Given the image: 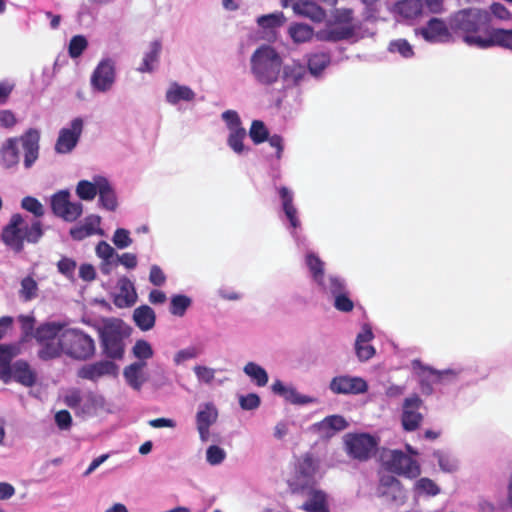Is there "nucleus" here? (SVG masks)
Returning <instances> with one entry per match:
<instances>
[{
	"instance_id": "obj_1",
	"label": "nucleus",
	"mask_w": 512,
	"mask_h": 512,
	"mask_svg": "<svg viewBox=\"0 0 512 512\" xmlns=\"http://www.w3.org/2000/svg\"><path fill=\"white\" fill-rule=\"evenodd\" d=\"M39 348L37 355L47 361L65 354L73 359L87 360L95 353V342L90 335L78 328L59 322L40 325L34 332Z\"/></svg>"
},
{
	"instance_id": "obj_2",
	"label": "nucleus",
	"mask_w": 512,
	"mask_h": 512,
	"mask_svg": "<svg viewBox=\"0 0 512 512\" xmlns=\"http://www.w3.org/2000/svg\"><path fill=\"white\" fill-rule=\"evenodd\" d=\"M42 236V223L21 214L12 215L1 233L3 243L15 253L23 251L25 242L35 244Z\"/></svg>"
},
{
	"instance_id": "obj_3",
	"label": "nucleus",
	"mask_w": 512,
	"mask_h": 512,
	"mask_svg": "<svg viewBox=\"0 0 512 512\" xmlns=\"http://www.w3.org/2000/svg\"><path fill=\"white\" fill-rule=\"evenodd\" d=\"M282 56L269 44L257 47L249 59L250 74L262 86H272L280 79Z\"/></svg>"
},
{
	"instance_id": "obj_4",
	"label": "nucleus",
	"mask_w": 512,
	"mask_h": 512,
	"mask_svg": "<svg viewBox=\"0 0 512 512\" xmlns=\"http://www.w3.org/2000/svg\"><path fill=\"white\" fill-rule=\"evenodd\" d=\"M20 146L24 149V165L30 168L38 158L39 133L31 130L21 138H9L0 147V165L6 170L17 167L20 161Z\"/></svg>"
},
{
	"instance_id": "obj_5",
	"label": "nucleus",
	"mask_w": 512,
	"mask_h": 512,
	"mask_svg": "<svg viewBox=\"0 0 512 512\" xmlns=\"http://www.w3.org/2000/svg\"><path fill=\"white\" fill-rule=\"evenodd\" d=\"M306 264L312 274V277L324 292L330 293L334 297V307L342 312H350L354 304L348 297L344 282L335 276H330L327 281L324 279V263L313 253L306 256Z\"/></svg>"
},
{
	"instance_id": "obj_6",
	"label": "nucleus",
	"mask_w": 512,
	"mask_h": 512,
	"mask_svg": "<svg viewBox=\"0 0 512 512\" xmlns=\"http://www.w3.org/2000/svg\"><path fill=\"white\" fill-rule=\"evenodd\" d=\"M488 13L479 8L463 9L450 18V28L459 33L468 45V38H483L480 28L487 22Z\"/></svg>"
},
{
	"instance_id": "obj_7",
	"label": "nucleus",
	"mask_w": 512,
	"mask_h": 512,
	"mask_svg": "<svg viewBox=\"0 0 512 512\" xmlns=\"http://www.w3.org/2000/svg\"><path fill=\"white\" fill-rule=\"evenodd\" d=\"M100 336L106 355L119 359L124 353V339L130 335V327L117 318L105 319L100 327Z\"/></svg>"
},
{
	"instance_id": "obj_8",
	"label": "nucleus",
	"mask_w": 512,
	"mask_h": 512,
	"mask_svg": "<svg viewBox=\"0 0 512 512\" xmlns=\"http://www.w3.org/2000/svg\"><path fill=\"white\" fill-rule=\"evenodd\" d=\"M378 493L384 512H411L408 509V493L398 479L383 477Z\"/></svg>"
},
{
	"instance_id": "obj_9",
	"label": "nucleus",
	"mask_w": 512,
	"mask_h": 512,
	"mask_svg": "<svg viewBox=\"0 0 512 512\" xmlns=\"http://www.w3.org/2000/svg\"><path fill=\"white\" fill-rule=\"evenodd\" d=\"M377 444V439L368 433H348L344 436L345 451L359 461L370 458Z\"/></svg>"
},
{
	"instance_id": "obj_10",
	"label": "nucleus",
	"mask_w": 512,
	"mask_h": 512,
	"mask_svg": "<svg viewBox=\"0 0 512 512\" xmlns=\"http://www.w3.org/2000/svg\"><path fill=\"white\" fill-rule=\"evenodd\" d=\"M382 460L390 471L399 475L416 478L421 473L419 464L402 451L388 450L382 454Z\"/></svg>"
},
{
	"instance_id": "obj_11",
	"label": "nucleus",
	"mask_w": 512,
	"mask_h": 512,
	"mask_svg": "<svg viewBox=\"0 0 512 512\" xmlns=\"http://www.w3.org/2000/svg\"><path fill=\"white\" fill-rule=\"evenodd\" d=\"M221 117L228 129L227 145L237 155L247 153L249 148L244 144L247 133L241 125L238 113L234 110H227L222 113Z\"/></svg>"
},
{
	"instance_id": "obj_12",
	"label": "nucleus",
	"mask_w": 512,
	"mask_h": 512,
	"mask_svg": "<svg viewBox=\"0 0 512 512\" xmlns=\"http://www.w3.org/2000/svg\"><path fill=\"white\" fill-rule=\"evenodd\" d=\"M116 82V62L111 58L99 61L90 77L93 91L98 93L109 92Z\"/></svg>"
},
{
	"instance_id": "obj_13",
	"label": "nucleus",
	"mask_w": 512,
	"mask_h": 512,
	"mask_svg": "<svg viewBox=\"0 0 512 512\" xmlns=\"http://www.w3.org/2000/svg\"><path fill=\"white\" fill-rule=\"evenodd\" d=\"M352 15L353 11L351 9H338L335 13L336 23L327 30L320 31L317 34V38L320 40L338 41L350 37L354 31Z\"/></svg>"
},
{
	"instance_id": "obj_14",
	"label": "nucleus",
	"mask_w": 512,
	"mask_h": 512,
	"mask_svg": "<svg viewBox=\"0 0 512 512\" xmlns=\"http://www.w3.org/2000/svg\"><path fill=\"white\" fill-rule=\"evenodd\" d=\"M51 208L55 215L67 222L76 221L83 213V205L70 201L68 190H61L52 196Z\"/></svg>"
},
{
	"instance_id": "obj_15",
	"label": "nucleus",
	"mask_w": 512,
	"mask_h": 512,
	"mask_svg": "<svg viewBox=\"0 0 512 512\" xmlns=\"http://www.w3.org/2000/svg\"><path fill=\"white\" fill-rule=\"evenodd\" d=\"M218 409L213 402H203L197 407L195 414V426L201 442L210 440V429L218 420Z\"/></svg>"
},
{
	"instance_id": "obj_16",
	"label": "nucleus",
	"mask_w": 512,
	"mask_h": 512,
	"mask_svg": "<svg viewBox=\"0 0 512 512\" xmlns=\"http://www.w3.org/2000/svg\"><path fill=\"white\" fill-rule=\"evenodd\" d=\"M83 131V120L74 118L67 126L63 127L55 144L57 153L66 154L71 152L78 143Z\"/></svg>"
},
{
	"instance_id": "obj_17",
	"label": "nucleus",
	"mask_w": 512,
	"mask_h": 512,
	"mask_svg": "<svg viewBox=\"0 0 512 512\" xmlns=\"http://www.w3.org/2000/svg\"><path fill=\"white\" fill-rule=\"evenodd\" d=\"M467 41L469 46L481 49L500 46L512 50V30L491 29L484 32L483 38H468Z\"/></svg>"
},
{
	"instance_id": "obj_18",
	"label": "nucleus",
	"mask_w": 512,
	"mask_h": 512,
	"mask_svg": "<svg viewBox=\"0 0 512 512\" xmlns=\"http://www.w3.org/2000/svg\"><path fill=\"white\" fill-rule=\"evenodd\" d=\"M422 404V399L417 395H412L404 400L401 417L404 430L414 431L421 425L423 415L419 409Z\"/></svg>"
},
{
	"instance_id": "obj_19",
	"label": "nucleus",
	"mask_w": 512,
	"mask_h": 512,
	"mask_svg": "<svg viewBox=\"0 0 512 512\" xmlns=\"http://www.w3.org/2000/svg\"><path fill=\"white\" fill-rule=\"evenodd\" d=\"M329 389L334 394H361L367 391V382L357 376L339 375L329 383Z\"/></svg>"
},
{
	"instance_id": "obj_20",
	"label": "nucleus",
	"mask_w": 512,
	"mask_h": 512,
	"mask_svg": "<svg viewBox=\"0 0 512 512\" xmlns=\"http://www.w3.org/2000/svg\"><path fill=\"white\" fill-rule=\"evenodd\" d=\"M347 427L346 419L341 415L334 414L312 424L310 430L322 439H329Z\"/></svg>"
},
{
	"instance_id": "obj_21",
	"label": "nucleus",
	"mask_w": 512,
	"mask_h": 512,
	"mask_svg": "<svg viewBox=\"0 0 512 512\" xmlns=\"http://www.w3.org/2000/svg\"><path fill=\"white\" fill-rule=\"evenodd\" d=\"M296 477L300 485L313 484L321 477L319 460L310 454L301 457L297 464Z\"/></svg>"
},
{
	"instance_id": "obj_22",
	"label": "nucleus",
	"mask_w": 512,
	"mask_h": 512,
	"mask_svg": "<svg viewBox=\"0 0 512 512\" xmlns=\"http://www.w3.org/2000/svg\"><path fill=\"white\" fill-rule=\"evenodd\" d=\"M118 366L109 360H102L83 365L77 372L78 377L90 381H97L104 376H116Z\"/></svg>"
},
{
	"instance_id": "obj_23",
	"label": "nucleus",
	"mask_w": 512,
	"mask_h": 512,
	"mask_svg": "<svg viewBox=\"0 0 512 512\" xmlns=\"http://www.w3.org/2000/svg\"><path fill=\"white\" fill-rule=\"evenodd\" d=\"M416 34L421 35L430 43H444L451 39L448 27L438 18L431 19L426 26L417 29Z\"/></svg>"
},
{
	"instance_id": "obj_24",
	"label": "nucleus",
	"mask_w": 512,
	"mask_h": 512,
	"mask_svg": "<svg viewBox=\"0 0 512 512\" xmlns=\"http://www.w3.org/2000/svg\"><path fill=\"white\" fill-rule=\"evenodd\" d=\"M195 99V91L191 87L178 82H171L165 91V101L172 106L192 103Z\"/></svg>"
},
{
	"instance_id": "obj_25",
	"label": "nucleus",
	"mask_w": 512,
	"mask_h": 512,
	"mask_svg": "<svg viewBox=\"0 0 512 512\" xmlns=\"http://www.w3.org/2000/svg\"><path fill=\"white\" fill-rule=\"evenodd\" d=\"M271 390L273 391V393L281 396L287 402L294 405H306L317 402L316 398L308 395H303L299 393L293 385H286L280 380H276L272 384Z\"/></svg>"
},
{
	"instance_id": "obj_26",
	"label": "nucleus",
	"mask_w": 512,
	"mask_h": 512,
	"mask_svg": "<svg viewBox=\"0 0 512 512\" xmlns=\"http://www.w3.org/2000/svg\"><path fill=\"white\" fill-rule=\"evenodd\" d=\"M10 379H14L25 387H32L37 382V373L28 362L18 360L10 365L9 380Z\"/></svg>"
},
{
	"instance_id": "obj_27",
	"label": "nucleus",
	"mask_w": 512,
	"mask_h": 512,
	"mask_svg": "<svg viewBox=\"0 0 512 512\" xmlns=\"http://www.w3.org/2000/svg\"><path fill=\"white\" fill-rule=\"evenodd\" d=\"M395 16L405 20H413L423 14L424 2L422 0H399L388 7Z\"/></svg>"
},
{
	"instance_id": "obj_28",
	"label": "nucleus",
	"mask_w": 512,
	"mask_h": 512,
	"mask_svg": "<svg viewBox=\"0 0 512 512\" xmlns=\"http://www.w3.org/2000/svg\"><path fill=\"white\" fill-rule=\"evenodd\" d=\"M299 509L304 512H329L328 495L320 489H308Z\"/></svg>"
},
{
	"instance_id": "obj_29",
	"label": "nucleus",
	"mask_w": 512,
	"mask_h": 512,
	"mask_svg": "<svg viewBox=\"0 0 512 512\" xmlns=\"http://www.w3.org/2000/svg\"><path fill=\"white\" fill-rule=\"evenodd\" d=\"M101 217L98 215L87 216L80 225L70 229L71 237L76 241H81L91 235H104V231L100 228Z\"/></svg>"
},
{
	"instance_id": "obj_30",
	"label": "nucleus",
	"mask_w": 512,
	"mask_h": 512,
	"mask_svg": "<svg viewBox=\"0 0 512 512\" xmlns=\"http://www.w3.org/2000/svg\"><path fill=\"white\" fill-rule=\"evenodd\" d=\"M137 301L133 283L126 277L118 280L114 293V304L119 308L130 307Z\"/></svg>"
},
{
	"instance_id": "obj_31",
	"label": "nucleus",
	"mask_w": 512,
	"mask_h": 512,
	"mask_svg": "<svg viewBox=\"0 0 512 512\" xmlns=\"http://www.w3.org/2000/svg\"><path fill=\"white\" fill-rule=\"evenodd\" d=\"M305 76L306 68L300 62L282 63L280 79H282L284 87L290 88L299 85Z\"/></svg>"
},
{
	"instance_id": "obj_32",
	"label": "nucleus",
	"mask_w": 512,
	"mask_h": 512,
	"mask_svg": "<svg viewBox=\"0 0 512 512\" xmlns=\"http://www.w3.org/2000/svg\"><path fill=\"white\" fill-rule=\"evenodd\" d=\"M293 11L312 21L320 22L325 18V11L311 0H290Z\"/></svg>"
},
{
	"instance_id": "obj_33",
	"label": "nucleus",
	"mask_w": 512,
	"mask_h": 512,
	"mask_svg": "<svg viewBox=\"0 0 512 512\" xmlns=\"http://www.w3.org/2000/svg\"><path fill=\"white\" fill-rule=\"evenodd\" d=\"M374 335L369 325H363L361 332L357 335L355 342V350L358 358L361 361L369 360L374 354L375 349L369 345V342L373 339Z\"/></svg>"
},
{
	"instance_id": "obj_34",
	"label": "nucleus",
	"mask_w": 512,
	"mask_h": 512,
	"mask_svg": "<svg viewBox=\"0 0 512 512\" xmlns=\"http://www.w3.org/2000/svg\"><path fill=\"white\" fill-rule=\"evenodd\" d=\"M96 184L99 186V204L104 209L114 211L117 208L118 202L116 193L110 181L104 177V179H100V181L96 182Z\"/></svg>"
},
{
	"instance_id": "obj_35",
	"label": "nucleus",
	"mask_w": 512,
	"mask_h": 512,
	"mask_svg": "<svg viewBox=\"0 0 512 512\" xmlns=\"http://www.w3.org/2000/svg\"><path fill=\"white\" fill-rule=\"evenodd\" d=\"M285 22L286 18L282 12L261 15L256 19L258 27L266 35H273L278 28L285 24Z\"/></svg>"
},
{
	"instance_id": "obj_36",
	"label": "nucleus",
	"mask_w": 512,
	"mask_h": 512,
	"mask_svg": "<svg viewBox=\"0 0 512 512\" xmlns=\"http://www.w3.org/2000/svg\"><path fill=\"white\" fill-rule=\"evenodd\" d=\"M162 45L160 41H153L149 44L148 50L144 53L143 59L137 70L141 73H151L155 70L159 60Z\"/></svg>"
},
{
	"instance_id": "obj_37",
	"label": "nucleus",
	"mask_w": 512,
	"mask_h": 512,
	"mask_svg": "<svg viewBox=\"0 0 512 512\" xmlns=\"http://www.w3.org/2000/svg\"><path fill=\"white\" fill-rule=\"evenodd\" d=\"M146 366L145 362H134L123 371L124 378L128 385L134 390H141L143 384L146 382V378L143 376V369Z\"/></svg>"
},
{
	"instance_id": "obj_38",
	"label": "nucleus",
	"mask_w": 512,
	"mask_h": 512,
	"mask_svg": "<svg viewBox=\"0 0 512 512\" xmlns=\"http://www.w3.org/2000/svg\"><path fill=\"white\" fill-rule=\"evenodd\" d=\"M103 175H94L91 180H80L75 188L76 195L84 201H92L99 192L96 182L104 179Z\"/></svg>"
},
{
	"instance_id": "obj_39",
	"label": "nucleus",
	"mask_w": 512,
	"mask_h": 512,
	"mask_svg": "<svg viewBox=\"0 0 512 512\" xmlns=\"http://www.w3.org/2000/svg\"><path fill=\"white\" fill-rule=\"evenodd\" d=\"M20 349L16 345H0V379L9 382V368L11 360L19 355Z\"/></svg>"
},
{
	"instance_id": "obj_40",
	"label": "nucleus",
	"mask_w": 512,
	"mask_h": 512,
	"mask_svg": "<svg viewBox=\"0 0 512 512\" xmlns=\"http://www.w3.org/2000/svg\"><path fill=\"white\" fill-rule=\"evenodd\" d=\"M279 195L282 200L283 211L289 220L291 226L293 228L300 227V221L297 217V209L293 205V193L286 187H281L279 189Z\"/></svg>"
},
{
	"instance_id": "obj_41",
	"label": "nucleus",
	"mask_w": 512,
	"mask_h": 512,
	"mask_svg": "<svg viewBox=\"0 0 512 512\" xmlns=\"http://www.w3.org/2000/svg\"><path fill=\"white\" fill-rule=\"evenodd\" d=\"M133 319L142 331H149L155 325L156 315L148 305H142L134 310Z\"/></svg>"
},
{
	"instance_id": "obj_42",
	"label": "nucleus",
	"mask_w": 512,
	"mask_h": 512,
	"mask_svg": "<svg viewBox=\"0 0 512 512\" xmlns=\"http://www.w3.org/2000/svg\"><path fill=\"white\" fill-rule=\"evenodd\" d=\"M413 493L418 496H436L440 493V487L430 478H419L413 484Z\"/></svg>"
},
{
	"instance_id": "obj_43",
	"label": "nucleus",
	"mask_w": 512,
	"mask_h": 512,
	"mask_svg": "<svg viewBox=\"0 0 512 512\" xmlns=\"http://www.w3.org/2000/svg\"><path fill=\"white\" fill-rule=\"evenodd\" d=\"M104 404L105 402L101 395L86 392L83 394L82 404L78 414H92L99 408H103Z\"/></svg>"
},
{
	"instance_id": "obj_44",
	"label": "nucleus",
	"mask_w": 512,
	"mask_h": 512,
	"mask_svg": "<svg viewBox=\"0 0 512 512\" xmlns=\"http://www.w3.org/2000/svg\"><path fill=\"white\" fill-rule=\"evenodd\" d=\"M244 373L258 386L263 387L268 383V374L266 370L255 362H248L244 368Z\"/></svg>"
},
{
	"instance_id": "obj_45",
	"label": "nucleus",
	"mask_w": 512,
	"mask_h": 512,
	"mask_svg": "<svg viewBox=\"0 0 512 512\" xmlns=\"http://www.w3.org/2000/svg\"><path fill=\"white\" fill-rule=\"evenodd\" d=\"M433 457L437 460L440 469L443 472L452 473L458 470L459 461L450 453L444 451H435Z\"/></svg>"
},
{
	"instance_id": "obj_46",
	"label": "nucleus",
	"mask_w": 512,
	"mask_h": 512,
	"mask_svg": "<svg viewBox=\"0 0 512 512\" xmlns=\"http://www.w3.org/2000/svg\"><path fill=\"white\" fill-rule=\"evenodd\" d=\"M330 63V56L326 53H314L308 58V68L312 75L318 76Z\"/></svg>"
},
{
	"instance_id": "obj_47",
	"label": "nucleus",
	"mask_w": 512,
	"mask_h": 512,
	"mask_svg": "<svg viewBox=\"0 0 512 512\" xmlns=\"http://www.w3.org/2000/svg\"><path fill=\"white\" fill-rule=\"evenodd\" d=\"M288 34L294 43L300 44L309 41L313 36V31L308 25L292 24L288 29Z\"/></svg>"
},
{
	"instance_id": "obj_48",
	"label": "nucleus",
	"mask_w": 512,
	"mask_h": 512,
	"mask_svg": "<svg viewBox=\"0 0 512 512\" xmlns=\"http://www.w3.org/2000/svg\"><path fill=\"white\" fill-rule=\"evenodd\" d=\"M132 354L135 358L138 359L137 362L146 363L147 360L153 357L154 350L148 341L144 339H139L135 342L134 346L132 347Z\"/></svg>"
},
{
	"instance_id": "obj_49",
	"label": "nucleus",
	"mask_w": 512,
	"mask_h": 512,
	"mask_svg": "<svg viewBox=\"0 0 512 512\" xmlns=\"http://www.w3.org/2000/svg\"><path fill=\"white\" fill-rule=\"evenodd\" d=\"M20 297L25 301H30L38 295L37 282L32 277H25L21 281Z\"/></svg>"
},
{
	"instance_id": "obj_50",
	"label": "nucleus",
	"mask_w": 512,
	"mask_h": 512,
	"mask_svg": "<svg viewBox=\"0 0 512 512\" xmlns=\"http://www.w3.org/2000/svg\"><path fill=\"white\" fill-rule=\"evenodd\" d=\"M193 372L199 383L211 385L215 380L216 369L214 368L205 365H195Z\"/></svg>"
},
{
	"instance_id": "obj_51",
	"label": "nucleus",
	"mask_w": 512,
	"mask_h": 512,
	"mask_svg": "<svg viewBox=\"0 0 512 512\" xmlns=\"http://www.w3.org/2000/svg\"><path fill=\"white\" fill-rule=\"evenodd\" d=\"M191 305V299L185 295H175L171 298L170 312L175 315L182 317L187 308Z\"/></svg>"
},
{
	"instance_id": "obj_52",
	"label": "nucleus",
	"mask_w": 512,
	"mask_h": 512,
	"mask_svg": "<svg viewBox=\"0 0 512 512\" xmlns=\"http://www.w3.org/2000/svg\"><path fill=\"white\" fill-rule=\"evenodd\" d=\"M200 355V350L195 346H188L177 351L173 356V362L179 366L187 361L196 359Z\"/></svg>"
},
{
	"instance_id": "obj_53",
	"label": "nucleus",
	"mask_w": 512,
	"mask_h": 512,
	"mask_svg": "<svg viewBox=\"0 0 512 512\" xmlns=\"http://www.w3.org/2000/svg\"><path fill=\"white\" fill-rule=\"evenodd\" d=\"M268 130L264 123L259 120L252 122L249 130V136L255 144H260L268 139Z\"/></svg>"
},
{
	"instance_id": "obj_54",
	"label": "nucleus",
	"mask_w": 512,
	"mask_h": 512,
	"mask_svg": "<svg viewBox=\"0 0 512 512\" xmlns=\"http://www.w3.org/2000/svg\"><path fill=\"white\" fill-rule=\"evenodd\" d=\"M388 49L391 53H398L404 58H410L414 55L412 46L405 39H396L391 41Z\"/></svg>"
},
{
	"instance_id": "obj_55",
	"label": "nucleus",
	"mask_w": 512,
	"mask_h": 512,
	"mask_svg": "<svg viewBox=\"0 0 512 512\" xmlns=\"http://www.w3.org/2000/svg\"><path fill=\"white\" fill-rule=\"evenodd\" d=\"M226 458V452L223 448L217 445H211L206 450V461L210 465H219Z\"/></svg>"
},
{
	"instance_id": "obj_56",
	"label": "nucleus",
	"mask_w": 512,
	"mask_h": 512,
	"mask_svg": "<svg viewBox=\"0 0 512 512\" xmlns=\"http://www.w3.org/2000/svg\"><path fill=\"white\" fill-rule=\"evenodd\" d=\"M113 244L119 249H125L132 244L130 232L124 228H118L112 237Z\"/></svg>"
},
{
	"instance_id": "obj_57",
	"label": "nucleus",
	"mask_w": 512,
	"mask_h": 512,
	"mask_svg": "<svg viewBox=\"0 0 512 512\" xmlns=\"http://www.w3.org/2000/svg\"><path fill=\"white\" fill-rule=\"evenodd\" d=\"M83 394L77 389L69 390L64 395V403L78 413L82 404Z\"/></svg>"
},
{
	"instance_id": "obj_58",
	"label": "nucleus",
	"mask_w": 512,
	"mask_h": 512,
	"mask_svg": "<svg viewBox=\"0 0 512 512\" xmlns=\"http://www.w3.org/2000/svg\"><path fill=\"white\" fill-rule=\"evenodd\" d=\"M87 40L81 35L74 36L69 43V55L72 58L79 57L87 48Z\"/></svg>"
},
{
	"instance_id": "obj_59",
	"label": "nucleus",
	"mask_w": 512,
	"mask_h": 512,
	"mask_svg": "<svg viewBox=\"0 0 512 512\" xmlns=\"http://www.w3.org/2000/svg\"><path fill=\"white\" fill-rule=\"evenodd\" d=\"M21 206L23 209L32 213L36 217H40L44 214L43 205L34 197H25L22 199Z\"/></svg>"
},
{
	"instance_id": "obj_60",
	"label": "nucleus",
	"mask_w": 512,
	"mask_h": 512,
	"mask_svg": "<svg viewBox=\"0 0 512 512\" xmlns=\"http://www.w3.org/2000/svg\"><path fill=\"white\" fill-rule=\"evenodd\" d=\"M95 252L105 262H110L116 255L114 248L106 241H100L95 248Z\"/></svg>"
},
{
	"instance_id": "obj_61",
	"label": "nucleus",
	"mask_w": 512,
	"mask_h": 512,
	"mask_svg": "<svg viewBox=\"0 0 512 512\" xmlns=\"http://www.w3.org/2000/svg\"><path fill=\"white\" fill-rule=\"evenodd\" d=\"M239 404L244 410H254L260 405V398L257 394L250 393L239 397Z\"/></svg>"
},
{
	"instance_id": "obj_62",
	"label": "nucleus",
	"mask_w": 512,
	"mask_h": 512,
	"mask_svg": "<svg viewBox=\"0 0 512 512\" xmlns=\"http://www.w3.org/2000/svg\"><path fill=\"white\" fill-rule=\"evenodd\" d=\"M149 281L155 286H162L166 282V275L159 266L152 265L149 273Z\"/></svg>"
},
{
	"instance_id": "obj_63",
	"label": "nucleus",
	"mask_w": 512,
	"mask_h": 512,
	"mask_svg": "<svg viewBox=\"0 0 512 512\" xmlns=\"http://www.w3.org/2000/svg\"><path fill=\"white\" fill-rule=\"evenodd\" d=\"M425 370L429 371V373L434 375L436 377V380L439 382H442L444 380H453V379L457 378V376L460 373V371L455 370V369H447V370H443V371H437V370H433L432 368H425Z\"/></svg>"
},
{
	"instance_id": "obj_64",
	"label": "nucleus",
	"mask_w": 512,
	"mask_h": 512,
	"mask_svg": "<svg viewBox=\"0 0 512 512\" xmlns=\"http://www.w3.org/2000/svg\"><path fill=\"white\" fill-rule=\"evenodd\" d=\"M290 432V422L281 420L273 428V437L277 440H283Z\"/></svg>"
}]
</instances>
